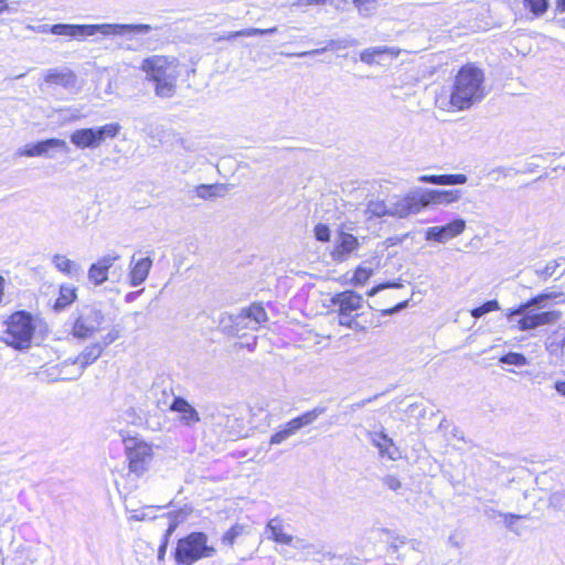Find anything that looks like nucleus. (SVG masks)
<instances>
[{"label": "nucleus", "mask_w": 565, "mask_h": 565, "mask_svg": "<svg viewBox=\"0 0 565 565\" xmlns=\"http://www.w3.org/2000/svg\"><path fill=\"white\" fill-rule=\"evenodd\" d=\"M495 310H500V305H499L498 300H489V301L484 302L482 306L472 309L470 311V313L473 318L478 319V318L482 317L483 315L491 312V311H495Z\"/></svg>", "instance_id": "39"}, {"label": "nucleus", "mask_w": 565, "mask_h": 565, "mask_svg": "<svg viewBox=\"0 0 565 565\" xmlns=\"http://www.w3.org/2000/svg\"><path fill=\"white\" fill-rule=\"evenodd\" d=\"M465 230L466 221L462 218H456L444 226L428 227L425 232V238L427 241L444 244L462 234Z\"/></svg>", "instance_id": "11"}, {"label": "nucleus", "mask_w": 565, "mask_h": 565, "mask_svg": "<svg viewBox=\"0 0 565 565\" xmlns=\"http://www.w3.org/2000/svg\"><path fill=\"white\" fill-rule=\"evenodd\" d=\"M226 188L223 184H201L196 186V196L204 200H211L217 196H223Z\"/></svg>", "instance_id": "29"}, {"label": "nucleus", "mask_w": 565, "mask_h": 565, "mask_svg": "<svg viewBox=\"0 0 565 565\" xmlns=\"http://www.w3.org/2000/svg\"><path fill=\"white\" fill-rule=\"evenodd\" d=\"M169 411L178 414V422L188 428L194 427L201 422L199 412L183 397H174Z\"/></svg>", "instance_id": "14"}, {"label": "nucleus", "mask_w": 565, "mask_h": 565, "mask_svg": "<svg viewBox=\"0 0 565 565\" xmlns=\"http://www.w3.org/2000/svg\"><path fill=\"white\" fill-rule=\"evenodd\" d=\"M121 129L118 122H109L93 128H81L72 132L71 142L78 149H96L106 139H114Z\"/></svg>", "instance_id": "7"}, {"label": "nucleus", "mask_w": 565, "mask_h": 565, "mask_svg": "<svg viewBox=\"0 0 565 565\" xmlns=\"http://www.w3.org/2000/svg\"><path fill=\"white\" fill-rule=\"evenodd\" d=\"M63 149L67 150V143L63 139L51 138L43 141H40L31 147H25L24 149H19L17 154L24 157H41L45 156L50 149Z\"/></svg>", "instance_id": "19"}, {"label": "nucleus", "mask_w": 565, "mask_h": 565, "mask_svg": "<svg viewBox=\"0 0 565 565\" xmlns=\"http://www.w3.org/2000/svg\"><path fill=\"white\" fill-rule=\"evenodd\" d=\"M353 4L364 18L373 15L379 9L377 0H353Z\"/></svg>", "instance_id": "34"}, {"label": "nucleus", "mask_w": 565, "mask_h": 565, "mask_svg": "<svg viewBox=\"0 0 565 565\" xmlns=\"http://www.w3.org/2000/svg\"><path fill=\"white\" fill-rule=\"evenodd\" d=\"M371 441L376 448H379L381 456H386L392 460L396 459L395 451L392 450L394 447L393 440L388 438L386 434L374 433L372 434Z\"/></svg>", "instance_id": "26"}, {"label": "nucleus", "mask_w": 565, "mask_h": 565, "mask_svg": "<svg viewBox=\"0 0 565 565\" xmlns=\"http://www.w3.org/2000/svg\"><path fill=\"white\" fill-rule=\"evenodd\" d=\"M76 298V289L72 286L63 285L60 289V296L56 299L55 308L61 310L71 305Z\"/></svg>", "instance_id": "31"}, {"label": "nucleus", "mask_w": 565, "mask_h": 565, "mask_svg": "<svg viewBox=\"0 0 565 565\" xmlns=\"http://www.w3.org/2000/svg\"><path fill=\"white\" fill-rule=\"evenodd\" d=\"M152 267L151 257L136 258L134 254L129 262V284L131 287L140 286L146 281Z\"/></svg>", "instance_id": "17"}, {"label": "nucleus", "mask_w": 565, "mask_h": 565, "mask_svg": "<svg viewBox=\"0 0 565 565\" xmlns=\"http://www.w3.org/2000/svg\"><path fill=\"white\" fill-rule=\"evenodd\" d=\"M315 236L320 242H328L330 239V230L324 224H318L315 227Z\"/></svg>", "instance_id": "47"}, {"label": "nucleus", "mask_w": 565, "mask_h": 565, "mask_svg": "<svg viewBox=\"0 0 565 565\" xmlns=\"http://www.w3.org/2000/svg\"><path fill=\"white\" fill-rule=\"evenodd\" d=\"M483 71L472 64L462 66L449 94H440L436 105L447 111L465 110L486 97Z\"/></svg>", "instance_id": "1"}, {"label": "nucleus", "mask_w": 565, "mask_h": 565, "mask_svg": "<svg viewBox=\"0 0 565 565\" xmlns=\"http://www.w3.org/2000/svg\"><path fill=\"white\" fill-rule=\"evenodd\" d=\"M143 291V289L137 291V292H129L127 296H126V301H132L135 299V297L138 295V294H141Z\"/></svg>", "instance_id": "61"}, {"label": "nucleus", "mask_w": 565, "mask_h": 565, "mask_svg": "<svg viewBox=\"0 0 565 565\" xmlns=\"http://www.w3.org/2000/svg\"><path fill=\"white\" fill-rule=\"evenodd\" d=\"M402 50L395 46H372L360 52L361 62L367 65L381 64L384 56L396 58Z\"/></svg>", "instance_id": "18"}, {"label": "nucleus", "mask_w": 565, "mask_h": 565, "mask_svg": "<svg viewBox=\"0 0 565 565\" xmlns=\"http://www.w3.org/2000/svg\"><path fill=\"white\" fill-rule=\"evenodd\" d=\"M390 216L406 217L420 211V203L415 193L402 198H393L388 201Z\"/></svg>", "instance_id": "16"}, {"label": "nucleus", "mask_w": 565, "mask_h": 565, "mask_svg": "<svg viewBox=\"0 0 565 565\" xmlns=\"http://www.w3.org/2000/svg\"><path fill=\"white\" fill-rule=\"evenodd\" d=\"M562 24L565 26V19L562 20Z\"/></svg>", "instance_id": "63"}, {"label": "nucleus", "mask_w": 565, "mask_h": 565, "mask_svg": "<svg viewBox=\"0 0 565 565\" xmlns=\"http://www.w3.org/2000/svg\"><path fill=\"white\" fill-rule=\"evenodd\" d=\"M105 315L100 309L94 307L84 308L75 319L72 334L81 340L94 337L103 329Z\"/></svg>", "instance_id": "8"}, {"label": "nucleus", "mask_w": 565, "mask_h": 565, "mask_svg": "<svg viewBox=\"0 0 565 565\" xmlns=\"http://www.w3.org/2000/svg\"><path fill=\"white\" fill-rule=\"evenodd\" d=\"M501 515L504 518V523H505L507 527H509L510 530L513 529V521L514 520L516 521V520L523 518L522 515L512 514V513H503Z\"/></svg>", "instance_id": "53"}, {"label": "nucleus", "mask_w": 565, "mask_h": 565, "mask_svg": "<svg viewBox=\"0 0 565 565\" xmlns=\"http://www.w3.org/2000/svg\"><path fill=\"white\" fill-rule=\"evenodd\" d=\"M407 303H408V300H405L398 305H396L395 307L391 308V309H387V310H384L383 313L384 315H393L395 312H398L401 311L402 309L406 308L407 307Z\"/></svg>", "instance_id": "54"}, {"label": "nucleus", "mask_w": 565, "mask_h": 565, "mask_svg": "<svg viewBox=\"0 0 565 565\" xmlns=\"http://www.w3.org/2000/svg\"><path fill=\"white\" fill-rule=\"evenodd\" d=\"M291 435L287 433V430L282 427L276 434L270 437V445H279L289 438Z\"/></svg>", "instance_id": "52"}, {"label": "nucleus", "mask_w": 565, "mask_h": 565, "mask_svg": "<svg viewBox=\"0 0 565 565\" xmlns=\"http://www.w3.org/2000/svg\"><path fill=\"white\" fill-rule=\"evenodd\" d=\"M127 458L129 461V471L140 477L148 470L152 461V446L146 441L136 440L131 446H127Z\"/></svg>", "instance_id": "9"}, {"label": "nucleus", "mask_w": 565, "mask_h": 565, "mask_svg": "<svg viewBox=\"0 0 565 565\" xmlns=\"http://www.w3.org/2000/svg\"><path fill=\"white\" fill-rule=\"evenodd\" d=\"M331 4L332 0H295L292 7H309V6H324Z\"/></svg>", "instance_id": "49"}, {"label": "nucleus", "mask_w": 565, "mask_h": 565, "mask_svg": "<svg viewBox=\"0 0 565 565\" xmlns=\"http://www.w3.org/2000/svg\"><path fill=\"white\" fill-rule=\"evenodd\" d=\"M499 362L515 366H524L529 363L527 359L523 354L518 352H509L508 354L501 356L499 359Z\"/></svg>", "instance_id": "35"}, {"label": "nucleus", "mask_w": 565, "mask_h": 565, "mask_svg": "<svg viewBox=\"0 0 565 565\" xmlns=\"http://www.w3.org/2000/svg\"><path fill=\"white\" fill-rule=\"evenodd\" d=\"M563 292H543L515 309H509L505 313L512 328L519 331H529L539 327L553 324L561 318L559 311H539L548 299L563 298Z\"/></svg>", "instance_id": "3"}, {"label": "nucleus", "mask_w": 565, "mask_h": 565, "mask_svg": "<svg viewBox=\"0 0 565 565\" xmlns=\"http://www.w3.org/2000/svg\"><path fill=\"white\" fill-rule=\"evenodd\" d=\"M525 7L536 15H543L548 8V0H524Z\"/></svg>", "instance_id": "36"}, {"label": "nucleus", "mask_w": 565, "mask_h": 565, "mask_svg": "<svg viewBox=\"0 0 565 565\" xmlns=\"http://www.w3.org/2000/svg\"><path fill=\"white\" fill-rule=\"evenodd\" d=\"M420 182L438 184V185H457L465 184L467 182L466 174H440V175H420L418 178Z\"/></svg>", "instance_id": "24"}, {"label": "nucleus", "mask_w": 565, "mask_h": 565, "mask_svg": "<svg viewBox=\"0 0 565 565\" xmlns=\"http://www.w3.org/2000/svg\"><path fill=\"white\" fill-rule=\"evenodd\" d=\"M323 407H316L309 412L303 413L302 415L289 420L284 428L287 430L289 435H295L302 427L312 424L321 414H323Z\"/></svg>", "instance_id": "22"}, {"label": "nucleus", "mask_w": 565, "mask_h": 565, "mask_svg": "<svg viewBox=\"0 0 565 565\" xmlns=\"http://www.w3.org/2000/svg\"><path fill=\"white\" fill-rule=\"evenodd\" d=\"M94 34V25L93 24H74L73 29V39L84 40L88 36H93Z\"/></svg>", "instance_id": "40"}, {"label": "nucleus", "mask_w": 565, "mask_h": 565, "mask_svg": "<svg viewBox=\"0 0 565 565\" xmlns=\"http://www.w3.org/2000/svg\"><path fill=\"white\" fill-rule=\"evenodd\" d=\"M216 548L209 545V537L203 532H192L177 543L174 562L178 565H193L200 559L215 556Z\"/></svg>", "instance_id": "6"}, {"label": "nucleus", "mask_w": 565, "mask_h": 565, "mask_svg": "<svg viewBox=\"0 0 565 565\" xmlns=\"http://www.w3.org/2000/svg\"><path fill=\"white\" fill-rule=\"evenodd\" d=\"M265 533L269 540L280 544H291L292 542V536L284 531L282 525L277 520H270L267 523Z\"/></svg>", "instance_id": "25"}, {"label": "nucleus", "mask_w": 565, "mask_h": 565, "mask_svg": "<svg viewBox=\"0 0 565 565\" xmlns=\"http://www.w3.org/2000/svg\"><path fill=\"white\" fill-rule=\"evenodd\" d=\"M383 483L390 490L396 491L402 487L399 479L395 476H386L383 479Z\"/></svg>", "instance_id": "51"}, {"label": "nucleus", "mask_w": 565, "mask_h": 565, "mask_svg": "<svg viewBox=\"0 0 565 565\" xmlns=\"http://www.w3.org/2000/svg\"><path fill=\"white\" fill-rule=\"evenodd\" d=\"M120 338V331L117 327H113L102 339L99 344H104V350Z\"/></svg>", "instance_id": "43"}, {"label": "nucleus", "mask_w": 565, "mask_h": 565, "mask_svg": "<svg viewBox=\"0 0 565 565\" xmlns=\"http://www.w3.org/2000/svg\"><path fill=\"white\" fill-rule=\"evenodd\" d=\"M277 31H278L277 26H273L269 29L247 28V29H243V30H238V31L228 32L227 34L220 36L217 40L231 41L233 39L241 38V36L249 38V36H255V35L273 34V33H276Z\"/></svg>", "instance_id": "27"}, {"label": "nucleus", "mask_w": 565, "mask_h": 565, "mask_svg": "<svg viewBox=\"0 0 565 565\" xmlns=\"http://www.w3.org/2000/svg\"><path fill=\"white\" fill-rule=\"evenodd\" d=\"M7 8L6 0H0V13Z\"/></svg>", "instance_id": "62"}, {"label": "nucleus", "mask_w": 565, "mask_h": 565, "mask_svg": "<svg viewBox=\"0 0 565 565\" xmlns=\"http://www.w3.org/2000/svg\"><path fill=\"white\" fill-rule=\"evenodd\" d=\"M268 320L264 307L259 303H252L243 308L233 319L237 331L243 329L258 330Z\"/></svg>", "instance_id": "10"}, {"label": "nucleus", "mask_w": 565, "mask_h": 565, "mask_svg": "<svg viewBox=\"0 0 565 565\" xmlns=\"http://www.w3.org/2000/svg\"><path fill=\"white\" fill-rule=\"evenodd\" d=\"M84 116L81 114L79 110L75 109L73 111H71V115L68 117L70 120H78L81 118H83Z\"/></svg>", "instance_id": "58"}, {"label": "nucleus", "mask_w": 565, "mask_h": 565, "mask_svg": "<svg viewBox=\"0 0 565 565\" xmlns=\"http://www.w3.org/2000/svg\"><path fill=\"white\" fill-rule=\"evenodd\" d=\"M167 545H168L167 540H163V543L159 547V552H158V558L159 559H162L164 557Z\"/></svg>", "instance_id": "56"}, {"label": "nucleus", "mask_w": 565, "mask_h": 565, "mask_svg": "<svg viewBox=\"0 0 565 565\" xmlns=\"http://www.w3.org/2000/svg\"><path fill=\"white\" fill-rule=\"evenodd\" d=\"M370 401H371L370 398H369V399H363V401H361V402H358V403L353 404L351 407H352L353 409L362 408V407H364V406H365Z\"/></svg>", "instance_id": "59"}, {"label": "nucleus", "mask_w": 565, "mask_h": 565, "mask_svg": "<svg viewBox=\"0 0 565 565\" xmlns=\"http://www.w3.org/2000/svg\"><path fill=\"white\" fill-rule=\"evenodd\" d=\"M44 81L49 84L60 85L65 88H73L76 86L77 77L71 70L52 68L46 72Z\"/></svg>", "instance_id": "21"}, {"label": "nucleus", "mask_w": 565, "mask_h": 565, "mask_svg": "<svg viewBox=\"0 0 565 565\" xmlns=\"http://www.w3.org/2000/svg\"><path fill=\"white\" fill-rule=\"evenodd\" d=\"M555 390L563 396H565V381L556 382Z\"/></svg>", "instance_id": "57"}, {"label": "nucleus", "mask_w": 565, "mask_h": 565, "mask_svg": "<svg viewBox=\"0 0 565 565\" xmlns=\"http://www.w3.org/2000/svg\"><path fill=\"white\" fill-rule=\"evenodd\" d=\"M403 285L401 282H386V284H380L375 287H373L369 292L367 295L370 297H373L375 296L376 294H379L380 291L386 289V288H401Z\"/></svg>", "instance_id": "50"}, {"label": "nucleus", "mask_w": 565, "mask_h": 565, "mask_svg": "<svg viewBox=\"0 0 565 565\" xmlns=\"http://www.w3.org/2000/svg\"><path fill=\"white\" fill-rule=\"evenodd\" d=\"M151 508H148L150 510ZM130 513L129 519L134 521H146L148 519H153L154 515H150V513L147 511V509L141 510H128Z\"/></svg>", "instance_id": "46"}, {"label": "nucleus", "mask_w": 565, "mask_h": 565, "mask_svg": "<svg viewBox=\"0 0 565 565\" xmlns=\"http://www.w3.org/2000/svg\"><path fill=\"white\" fill-rule=\"evenodd\" d=\"M365 303L363 296L353 290L337 292L331 298L338 323L355 332L365 330V326L360 321Z\"/></svg>", "instance_id": "4"}, {"label": "nucleus", "mask_w": 565, "mask_h": 565, "mask_svg": "<svg viewBox=\"0 0 565 565\" xmlns=\"http://www.w3.org/2000/svg\"><path fill=\"white\" fill-rule=\"evenodd\" d=\"M462 191L454 190H427L419 198L420 210L431 204L450 205L461 199Z\"/></svg>", "instance_id": "12"}, {"label": "nucleus", "mask_w": 565, "mask_h": 565, "mask_svg": "<svg viewBox=\"0 0 565 565\" xmlns=\"http://www.w3.org/2000/svg\"><path fill=\"white\" fill-rule=\"evenodd\" d=\"M356 44L358 43L354 39L330 40L327 47L295 53V54H286V55L287 56H299V57L308 56V55H317L319 53L324 52L328 47L332 49V50H341V49L354 46Z\"/></svg>", "instance_id": "28"}, {"label": "nucleus", "mask_w": 565, "mask_h": 565, "mask_svg": "<svg viewBox=\"0 0 565 565\" xmlns=\"http://www.w3.org/2000/svg\"><path fill=\"white\" fill-rule=\"evenodd\" d=\"M365 214L369 217H382V216H390V207H388V201H382V200H371L367 203Z\"/></svg>", "instance_id": "30"}, {"label": "nucleus", "mask_w": 565, "mask_h": 565, "mask_svg": "<svg viewBox=\"0 0 565 565\" xmlns=\"http://www.w3.org/2000/svg\"><path fill=\"white\" fill-rule=\"evenodd\" d=\"M88 279L95 286H100L108 280V271L94 263L88 268Z\"/></svg>", "instance_id": "33"}, {"label": "nucleus", "mask_w": 565, "mask_h": 565, "mask_svg": "<svg viewBox=\"0 0 565 565\" xmlns=\"http://www.w3.org/2000/svg\"><path fill=\"white\" fill-rule=\"evenodd\" d=\"M186 518V514L183 513V511H179L175 515H174V519L171 521V523L169 524L167 531H166V534H164V540H167V542L169 541V537L172 535V533L175 531V529L178 527V524L183 521L184 519Z\"/></svg>", "instance_id": "44"}, {"label": "nucleus", "mask_w": 565, "mask_h": 565, "mask_svg": "<svg viewBox=\"0 0 565 565\" xmlns=\"http://www.w3.org/2000/svg\"><path fill=\"white\" fill-rule=\"evenodd\" d=\"M550 505L555 509H563L565 507V492L556 491L550 495Z\"/></svg>", "instance_id": "45"}, {"label": "nucleus", "mask_w": 565, "mask_h": 565, "mask_svg": "<svg viewBox=\"0 0 565 565\" xmlns=\"http://www.w3.org/2000/svg\"><path fill=\"white\" fill-rule=\"evenodd\" d=\"M140 70L146 79L153 84V92L159 98H172L177 94L178 79L183 65L175 56L151 55L142 60Z\"/></svg>", "instance_id": "2"}, {"label": "nucleus", "mask_w": 565, "mask_h": 565, "mask_svg": "<svg viewBox=\"0 0 565 565\" xmlns=\"http://www.w3.org/2000/svg\"><path fill=\"white\" fill-rule=\"evenodd\" d=\"M248 531H247V526L244 525V524H241V523H236L234 524L228 531H226L224 533V535L222 536V543L223 544H226V545H230V546H233L236 542V539L238 536H242L244 534H246Z\"/></svg>", "instance_id": "32"}, {"label": "nucleus", "mask_w": 565, "mask_h": 565, "mask_svg": "<svg viewBox=\"0 0 565 565\" xmlns=\"http://www.w3.org/2000/svg\"><path fill=\"white\" fill-rule=\"evenodd\" d=\"M120 256L117 253H109L100 257L96 264L106 269L107 271L113 267L114 263L118 260Z\"/></svg>", "instance_id": "41"}, {"label": "nucleus", "mask_w": 565, "mask_h": 565, "mask_svg": "<svg viewBox=\"0 0 565 565\" xmlns=\"http://www.w3.org/2000/svg\"><path fill=\"white\" fill-rule=\"evenodd\" d=\"M373 270L371 268H366L364 266H359L353 275L352 284L354 286H363L372 276Z\"/></svg>", "instance_id": "38"}, {"label": "nucleus", "mask_w": 565, "mask_h": 565, "mask_svg": "<svg viewBox=\"0 0 565 565\" xmlns=\"http://www.w3.org/2000/svg\"><path fill=\"white\" fill-rule=\"evenodd\" d=\"M556 10L559 12H565V0L556 1Z\"/></svg>", "instance_id": "60"}, {"label": "nucleus", "mask_w": 565, "mask_h": 565, "mask_svg": "<svg viewBox=\"0 0 565 565\" xmlns=\"http://www.w3.org/2000/svg\"><path fill=\"white\" fill-rule=\"evenodd\" d=\"M73 29L74 24H54L50 28V33L72 38Z\"/></svg>", "instance_id": "42"}, {"label": "nucleus", "mask_w": 565, "mask_h": 565, "mask_svg": "<svg viewBox=\"0 0 565 565\" xmlns=\"http://www.w3.org/2000/svg\"><path fill=\"white\" fill-rule=\"evenodd\" d=\"M52 25H49V24H41V25H38V26H33V25H28V29L32 30V31H35L38 33H47L50 32V28Z\"/></svg>", "instance_id": "55"}, {"label": "nucleus", "mask_w": 565, "mask_h": 565, "mask_svg": "<svg viewBox=\"0 0 565 565\" xmlns=\"http://www.w3.org/2000/svg\"><path fill=\"white\" fill-rule=\"evenodd\" d=\"M558 267L559 263L557 260H550L543 268H537L535 274L545 281L556 274Z\"/></svg>", "instance_id": "37"}, {"label": "nucleus", "mask_w": 565, "mask_h": 565, "mask_svg": "<svg viewBox=\"0 0 565 565\" xmlns=\"http://www.w3.org/2000/svg\"><path fill=\"white\" fill-rule=\"evenodd\" d=\"M94 34L102 33L103 35L122 36L129 33L146 34L156 28L150 24H118V23H103L93 24Z\"/></svg>", "instance_id": "15"}, {"label": "nucleus", "mask_w": 565, "mask_h": 565, "mask_svg": "<svg viewBox=\"0 0 565 565\" xmlns=\"http://www.w3.org/2000/svg\"><path fill=\"white\" fill-rule=\"evenodd\" d=\"M565 347V335L562 339H554L546 345L547 351L551 354H558L559 351Z\"/></svg>", "instance_id": "48"}, {"label": "nucleus", "mask_w": 565, "mask_h": 565, "mask_svg": "<svg viewBox=\"0 0 565 565\" xmlns=\"http://www.w3.org/2000/svg\"><path fill=\"white\" fill-rule=\"evenodd\" d=\"M104 344H99V342H93L84 348V350L73 360H67L63 363V365H66L67 363L79 365V371L77 374L72 376L63 377L64 380H76L82 374L83 371L90 364H93L95 361H97L103 352H104Z\"/></svg>", "instance_id": "13"}, {"label": "nucleus", "mask_w": 565, "mask_h": 565, "mask_svg": "<svg viewBox=\"0 0 565 565\" xmlns=\"http://www.w3.org/2000/svg\"><path fill=\"white\" fill-rule=\"evenodd\" d=\"M358 247L359 242L355 236L349 233H341L331 256L335 262H344Z\"/></svg>", "instance_id": "20"}, {"label": "nucleus", "mask_w": 565, "mask_h": 565, "mask_svg": "<svg viewBox=\"0 0 565 565\" xmlns=\"http://www.w3.org/2000/svg\"><path fill=\"white\" fill-rule=\"evenodd\" d=\"M40 321L25 311L12 313L4 322L1 339L18 350L29 349Z\"/></svg>", "instance_id": "5"}, {"label": "nucleus", "mask_w": 565, "mask_h": 565, "mask_svg": "<svg viewBox=\"0 0 565 565\" xmlns=\"http://www.w3.org/2000/svg\"><path fill=\"white\" fill-rule=\"evenodd\" d=\"M52 264L58 271L72 278L77 277L82 271L79 264L63 254H54L52 256Z\"/></svg>", "instance_id": "23"}]
</instances>
